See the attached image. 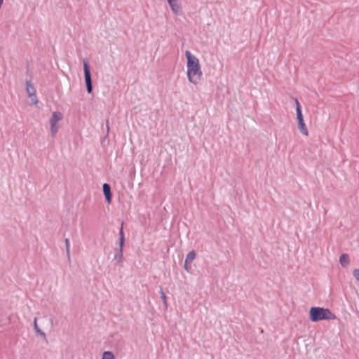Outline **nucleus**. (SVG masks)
Here are the masks:
<instances>
[{
	"label": "nucleus",
	"mask_w": 359,
	"mask_h": 359,
	"mask_svg": "<svg viewBox=\"0 0 359 359\" xmlns=\"http://www.w3.org/2000/svg\"><path fill=\"white\" fill-rule=\"evenodd\" d=\"M185 56L187 60V67L188 79L191 83L197 84L202 76L199 60L196 56L192 55L189 50H186Z\"/></svg>",
	"instance_id": "1"
},
{
	"label": "nucleus",
	"mask_w": 359,
	"mask_h": 359,
	"mask_svg": "<svg viewBox=\"0 0 359 359\" xmlns=\"http://www.w3.org/2000/svg\"><path fill=\"white\" fill-rule=\"evenodd\" d=\"M309 318L312 322H318L323 320H334L337 316L329 309L313 306L309 310Z\"/></svg>",
	"instance_id": "2"
},
{
	"label": "nucleus",
	"mask_w": 359,
	"mask_h": 359,
	"mask_svg": "<svg viewBox=\"0 0 359 359\" xmlns=\"http://www.w3.org/2000/svg\"><path fill=\"white\" fill-rule=\"evenodd\" d=\"M294 100L295 107H296L298 128L300 130V132L302 133V134L307 136L309 135V132H308L307 128L306 126V124L304 123V121L302 107H301L300 103H299V100H297V98H294Z\"/></svg>",
	"instance_id": "3"
},
{
	"label": "nucleus",
	"mask_w": 359,
	"mask_h": 359,
	"mask_svg": "<svg viewBox=\"0 0 359 359\" xmlns=\"http://www.w3.org/2000/svg\"><path fill=\"white\" fill-rule=\"evenodd\" d=\"M83 71L86 90L88 94H90L93 93V83L90 73V67L87 60H83Z\"/></svg>",
	"instance_id": "4"
},
{
	"label": "nucleus",
	"mask_w": 359,
	"mask_h": 359,
	"mask_svg": "<svg viewBox=\"0 0 359 359\" xmlns=\"http://www.w3.org/2000/svg\"><path fill=\"white\" fill-rule=\"evenodd\" d=\"M63 118L62 114L60 111H54L50 120V130L52 135L54 136L58 131L59 126L57 122Z\"/></svg>",
	"instance_id": "5"
},
{
	"label": "nucleus",
	"mask_w": 359,
	"mask_h": 359,
	"mask_svg": "<svg viewBox=\"0 0 359 359\" xmlns=\"http://www.w3.org/2000/svg\"><path fill=\"white\" fill-rule=\"evenodd\" d=\"M196 254L194 250H191L187 254L185 261H184V269L187 271H188V272L190 271V270L191 269V263L196 258Z\"/></svg>",
	"instance_id": "6"
},
{
	"label": "nucleus",
	"mask_w": 359,
	"mask_h": 359,
	"mask_svg": "<svg viewBox=\"0 0 359 359\" xmlns=\"http://www.w3.org/2000/svg\"><path fill=\"white\" fill-rule=\"evenodd\" d=\"M102 190L105 197L106 202L107 203H110L112 199L111 186L107 183H104L102 185Z\"/></svg>",
	"instance_id": "7"
},
{
	"label": "nucleus",
	"mask_w": 359,
	"mask_h": 359,
	"mask_svg": "<svg viewBox=\"0 0 359 359\" xmlns=\"http://www.w3.org/2000/svg\"><path fill=\"white\" fill-rule=\"evenodd\" d=\"M26 90L29 97H35L36 89L32 83L31 81H26Z\"/></svg>",
	"instance_id": "8"
},
{
	"label": "nucleus",
	"mask_w": 359,
	"mask_h": 359,
	"mask_svg": "<svg viewBox=\"0 0 359 359\" xmlns=\"http://www.w3.org/2000/svg\"><path fill=\"white\" fill-rule=\"evenodd\" d=\"M34 330L36 332V336L42 337L45 340H46V336L44 332H43L37 325V318H34Z\"/></svg>",
	"instance_id": "9"
},
{
	"label": "nucleus",
	"mask_w": 359,
	"mask_h": 359,
	"mask_svg": "<svg viewBox=\"0 0 359 359\" xmlns=\"http://www.w3.org/2000/svg\"><path fill=\"white\" fill-rule=\"evenodd\" d=\"M123 222L121 224V227L119 231V238H118V248L121 249H123V246L125 244V236L123 232Z\"/></svg>",
	"instance_id": "10"
},
{
	"label": "nucleus",
	"mask_w": 359,
	"mask_h": 359,
	"mask_svg": "<svg viewBox=\"0 0 359 359\" xmlns=\"http://www.w3.org/2000/svg\"><path fill=\"white\" fill-rule=\"evenodd\" d=\"M114 259H116L118 264H121L123 261V249L116 248L115 249Z\"/></svg>",
	"instance_id": "11"
},
{
	"label": "nucleus",
	"mask_w": 359,
	"mask_h": 359,
	"mask_svg": "<svg viewBox=\"0 0 359 359\" xmlns=\"http://www.w3.org/2000/svg\"><path fill=\"white\" fill-rule=\"evenodd\" d=\"M350 259L348 254H342L339 257V263L344 267L346 266L349 264Z\"/></svg>",
	"instance_id": "12"
},
{
	"label": "nucleus",
	"mask_w": 359,
	"mask_h": 359,
	"mask_svg": "<svg viewBox=\"0 0 359 359\" xmlns=\"http://www.w3.org/2000/svg\"><path fill=\"white\" fill-rule=\"evenodd\" d=\"M170 8H171L172 12L176 15H180L182 12V8L178 4L171 5Z\"/></svg>",
	"instance_id": "13"
},
{
	"label": "nucleus",
	"mask_w": 359,
	"mask_h": 359,
	"mask_svg": "<svg viewBox=\"0 0 359 359\" xmlns=\"http://www.w3.org/2000/svg\"><path fill=\"white\" fill-rule=\"evenodd\" d=\"M102 359H114V355L111 351H104Z\"/></svg>",
	"instance_id": "14"
},
{
	"label": "nucleus",
	"mask_w": 359,
	"mask_h": 359,
	"mask_svg": "<svg viewBox=\"0 0 359 359\" xmlns=\"http://www.w3.org/2000/svg\"><path fill=\"white\" fill-rule=\"evenodd\" d=\"M160 294H161V298L163 300V302L165 306L167 308L168 304H167V301H166V295L162 288L160 289Z\"/></svg>",
	"instance_id": "15"
},
{
	"label": "nucleus",
	"mask_w": 359,
	"mask_h": 359,
	"mask_svg": "<svg viewBox=\"0 0 359 359\" xmlns=\"http://www.w3.org/2000/svg\"><path fill=\"white\" fill-rule=\"evenodd\" d=\"M65 246H66V251L67 256L69 257V248H70V243L68 238L65 239Z\"/></svg>",
	"instance_id": "16"
},
{
	"label": "nucleus",
	"mask_w": 359,
	"mask_h": 359,
	"mask_svg": "<svg viewBox=\"0 0 359 359\" xmlns=\"http://www.w3.org/2000/svg\"><path fill=\"white\" fill-rule=\"evenodd\" d=\"M353 276L359 282V269H354Z\"/></svg>",
	"instance_id": "17"
},
{
	"label": "nucleus",
	"mask_w": 359,
	"mask_h": 359,
	"mask_svg": "<svg viewBox=\"0 0 359 359\" xmlns=\"http://www.w3.org/2000/svg\"><path fill=\"white\" fill-rule=\"evenodd\" d=\"M170 6L171 7V5H174V4H177V0H167Z\"/></svg>",
	"instance_id": "18"
},
{
	"label": "nucleus",
	"mask_w": 359,
	"mask_h": 359,
	"mask_svg": "<svg viewBox=\"0 0 359 359\" xmlns=\"http://www.w3.org/2000/svg\"><path fill=\"white\" fill-rule=\"evenodd\" d=\"M31 97V100L32 101V102L35 104H36L38 103V100L36 98V95H35V97Z\"/></svg>",
	"instance_id": "19"
},
{
	"label": "nucleus",
	"mask_w": 359,
	"mask_h": 359,
	"mask_svg": "<svg viewBox=\"0 0 359 359\" xmlns=\"http://www.w3.org/2000/svg\"><path fill=\"white\" fill-rule=\"evenodd\" d=\"M108 123H109V121H107V131H109V126H108Z\"/></svg>",
	"instance_id": "20"
}]
</instances>
